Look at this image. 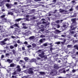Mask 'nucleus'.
<instances>
[{
	"label": "nucleus",
	"instance_id": "40",
	"mask_svg": "<svg viewBox=\"0 0 78 78\" xmlns=\"http://www.w3.org/2000/svg\"><path fill=\"white\" fill-rule=\"evenodd\" d=\"M40 42H41V43H42V39H41L40 40Z\"/></svg>",
	"mask_w": 78,
	"mask_h": 78
},
{
	"label": "nucleus",
	"instance_id": "1",
	"mask_svg": "<svg viewBox=\"0 0 78 78\" xmlns=\"http://www.w3.org/2000/svg\"><path fill=\"white\" fill-rule=\"evenodd\" d=\"M71 20L73 22V23L72 24V26H70V28L72 30H74L75 29V27H73V26L76 25V23L75 22V19H71Z\"/></svg>",
	"mask_w": 78,
	"mask_h": 78
},
{
	"label": "nucleus",
	"instance_id": "27",
	"mask_svg": "<svg viewBox=\"0 0 78 78\" xmlns=\"http://www.w3.org/2000/svg\"><path fill=\"white\" fill-rule=\"evenodd\" d=\"M11 78H17V77H16V76H12Z\"/></svg>",
	"mask_w": 78,
	"mask_h": 78
},
{
	"label": "nucleus",
	"instance_id": "8",
	"mask_svg": "<svg viewBox=\"0 0 78 78\" xmlns=\"http://www.w3.org/2000/svg\"><path fill=\"white\" fill-rule=\"evenodd\" d=\"M6 6L8 8H11V5H10L8 4H7L6 5Z\"/></svg>",
	"mask_w": 78,
	"mask_h": 78
},
{
	"label": "nucleus",
	"instance_id": "20",
	"mask_svg": "<svg viewBox=\"0 0 78 78\" xmlns=\"http://www.w3.org/2000/svg\"><path fill=\"white\" fill-rule=\"evenodd\" d=\"M40 74H42V75H44V74H45V73L44 72H39Z\"/></svg>",
	"mask_w": 78,
	"mask_h": 78
},
{
	"label": "nucleus",
	"instance_id": "23",
	"mask_svg": "<svg viewBox=\"0 0 78 78\" xmlns=\"http://www.w3.org/2000/svg\"><path fill=\"white\" fill-rule=\"evenodd\" d=\"M27 17L26 18V20H27V21H29V20H28V17H29V16H26Z\"/></svg>",
	"mask_w": 78,
	"mask_h": 78
},
{
	"label": "nucleus",
	"instance_id": "29",
	"mask_svg": "<svg viewBox=\"0 0 78 78\" xmlns=\"http://www.w3.org/2000/svg\"><path fill=\"white\" fill-rule=\"evenodd\" d=\"M45 37V36L43 35L40 36V37Z\"/></svg>",
	"mask_w": 78,
	"mask_h": 78
},
{
	"label": "nucleus",
	"instance_id": "52",
	"mask_svg": "<svg viewBox=\"0 0 78 78\" xmlns=\"http://www.w3.org/2000/svg\"><path fill=\"white\" fill-rule=\"evenodd\" d=\"M44 46H47V44H44Z\"/></svg>",
	"mask_w": 78,
	"mask_h": 78
},
{
	"label": "nucleus",
	"instance_id": "3",
	"mask_svg": "<svg viewBox=\"0 0 78 78\" xmlns=\"http://www.w3.org/2000/svg\"><path fill=\"white\" fill-rule=\"evenodd\" d=\"M14 9L11 10V11H10V12H9L8 13V14H10V15H11L12 16L13 15V12L14 11Z\"/></svg>",
	"mask_w": 78,
	"mask_h": 78
},
{
	"label": "nucleus",
	"instance_id": "61",
	"mask_svg": "<svg viewBox=\"0 0 78 78\" xmlns=\"http://www.w3.org/2000/svg\"><path fill=\"white\" fill-rule=\"evenodd\" d=\"M23 68H25V66H24L23 67Z\"/></svg>",
	"mask_w": 78,
	"mask_h": 78
},
{
	"label": "nucleus",
	"instance_id": "50",
	"mask_svg": "<svg viewBox=\"0 0 78 78\" xmlns=\"http://www.w3.org/2000/svg\"><path fill=\"white\" fill-rule=\"evenodd\" d=\"M76 15H74L73 16H72L73 17H76Z\"/></svg>",
	"mask_w": 78,
	"mask_h": 78
},
{
	"label": "nucleus",
	"instance_id": "47",
	"mask_svg": "<svg viewBox=\"0 0 78 78\" xmlns=\"http://www.w3.org/2000/svg\"><path fill=\"white\" fill-rule=\"evenodd\" d=\"M41 31H44V29H43L41 30Z\"/></svg>",
	"mask_w": 78,
	"mask_h": 78
},
{
	"label": "nucleus",
	"instance_id": "55",
	"mask_svg": "<svg viewBox=\"0 0 78 78\" xmlns=\"http://www.w3.org/2000/svg\"><path fill=\"white\" fill-rule=\"evenodd\" d=\"M64 41V43H65L66 41V39H64V40H63Z\"/></svg>",
	"mask_w": 78,
	"mask_h": 78
},
{
	"label": "nucleus",
	"instance_id": "30",
	"mask_svg": "<svg viewBox=\"0 0 78 78\" xmlns=\"http://www.w3.org/2000/svg\"><path fill=\"white\" fill-rule=\"evenodd\" d=\"M8 38H5V39H4V41L5 42H6L7 41H8Z\"/></svg>",
	"mask_w": 78,
	"mask_h": 78
},
{
	"label": "nucleus",
	"instance_id": "56",
	"mask_svg": "<svg viewBox=\"0 0 78 78\" xmlns=\"http://www.w3.org/2000/svg\"><path fill=\"white\" fill-rule=\"evenodd\" d=\"M16 4H17V2H15L14 3V5H16Z\"/></svg>",
	"mask_w": 78,
	"mask_h": 78
},
{
	"label": "nucleus",
	"instance_id": "34",
	"mask_svg": "<svg viewBox=\"0 0 78 78\" xmlns=\"http://www.w3.org/2000/svg\"><path fill=\"white\" fill-rule=\"evenodd\" d=\"M24 44H25L26 45H27V44H28V43H27V41H25V42H24Z\"/></svg>",
	"mask_w": 78,
	"mask_h": 78
},
{
	"label": "nucleus",
	"instance_id": "53",
	"mask_svg": "<svg viewBox=\"0 0 78 78\" xmlns=\"http://www.w3.org/2000/svg\"><path fill=\"white\" fill-rule=\"evenodd\" d=\"M38 51H39V52H40V53H41V52H42V50H38Z\"/></svg>",
	"mask_w": 78,
	"mask_h": 78
},
{
	"label": "nucleus",
	"instance_id": "4",
	"mask_svg": "<svg viewBox=\"0 0 78 78\" xmlns=\"http://www.w3.org/2000/svg\"><path fill=\"white\" fill-rule=\"evenodd\" d=\"M33 70V69L31 68H30V70L28 71V73H29V74H31L33 73V71L31 70Z\"/></svg>",
	"mask_w": 78,
	"mask_h": 78
},
{
	"label": "nucleus",
	"instance_id": "42",
	"mask_svg": "<svg viewBox=\"0 0 78 78\" xmlns=\"http://www.w3.org/2000/svg\"><path fill=\"white\" fill-rule=\"evenodd\" d=\"M22 49L23 50H24V51L25 50V48L24 47H23L22 48Z\"/></svg>",
	"mask_w": 78,
	"mask_h": 78
},
{
	"label": "nucleus",
	"instance_id": "18",
	"mask_svg": "<svg viewBox=\"0 0 78 78\" xmlns=\"http://www.w3.org/2000/svg\"><path fill=\"white\" fill-rule=\"evenodd\" d=\"M24 59L25 61H28V58L27 57H25L24 58Z\"/></svg>",
	"mask_w": 78,
	"mask_h": 78
},
{
	"label": "nucleus",
	"instance_id": "6",
	"mask_svg": "<svg viewBox=\"0 0 78 78\" xmlns=\"http://www.w3.org/2000/svg\"><path fill=\"white\" fill-rule=\"evenodd\" d=\"M7 61L9 63H11V62H12V60H11L10 59H7Z\"/></svg>",
	"mask_w": 78,
	"mask_h": 78
},
{
	"label": "nucleus",
	"instance_id": "13",
	"mask_svg": "<svg viewBox=\"0 0 78 78\" xmlns=\"http://www.w3.org/2000/svg\"><path fill=\"white\" fill-rule=\"evenodd\" d=\"M22 20V19L19 18L16 20L15 21H16V22H19V21H20V20Z\"/></svg>",
	"mask_w": 78,
	"mask_h": 78
},
{
	"label": "nucleus",
	"instance_id": "44",
	"mask_svg": "<svg viewBox=\"0 0 78 78\" xmlns=\"http://www.w3.org/2000/svg\"><path fill=\"white\" fill-rule=\"evenodd\" d=\"M4 58V55H2L1 56V58L2 59Z\"/></svg>",
	"mask_w": 78,
	"mask_h": 78
},
{
	"label": "nucleus",
	"instance_id": "22",
	"mask_svg": "<svg viewBox=\"0 0 78 78\" xmlns=\"http://www.w3.org/2000/svg\"><path fill=\"white\" fill-rule=\"evenodd\" d=\"M74 48H76L77 50H78V46H77V45H75L74 46Z\"/></svg>",
	"mask_w": 78,
	"mask_h": 78
},
{
	"label": "nucleus",
	"instance_id": "62",
	"mask_svg": "<svg viewBox=\"0 0 78 78\" xmlns=\"http://www.w3.org/2000/svg\"><path fill=\"white\" fill-rule=\"evenodd\" d=\"M60 40H62H62H64V39H62V38H60Z\"/></svg>",
	"mask_w": 78,
	"mask_h": 78
},
{
	"label": "nucleus",
	"instance_id": "17",
	"mask_svg": "<svg viewBox=\"0 0 78 78\" xmlns=\"http://www.w3.org/2000/svg\"><path fill=\"white\" fill-rule=\"evenodd\" d=\"M14 47L13 46L10 45V49H13Z\"/></svg>",
	"mask_w": 78,
	"mask_h": 78
},
{
	"label": "nucleus",
	"instance_id": "31",
	"mask_svg": "<svg viewBox=\"0 0 78 78\" xmlns=\"http://www.w3.org/2000/svg\"><path fill=\"white\" fill-rule=\"evenodd\" d=\"M16 72L15 71L14 72L12 73V75H16Z\"/></svg>",
	"mask_w": 78,
	"mask_h": 78
},
{
	"label": "nucleus",
	"instance_id": "25",
	"mask_svg": "<svg viewBox=\"0 0 78 78\" xmlns=\"http://www.w3.org/2000/svg\"><path fill=\"white\" fill-rule=\"evenodd\" d=\"M31 45H29L27 46V48H31Z\"/></svg>",
	"mask_w": 78,
	"mask_h": 78
},
{
	"label": "nucleus",
	"instance_id": "12",
	"mask_svg": "<svg viewBox=\"0 0 78 78\" xmlns=\"http://www.w3.org/2000/svg\"><path fill=\"white\" fill-rule=\"evenodd\" d=\"M34 39V36L30 37H29V39L32 40Z\"/></svg>",
	"mask_w": 78,
	"mask_h": 78
},
{
	"label": "nucleus",
	"instance_id": "28",
	"mask_svg": "<svg viewBox=\"0 0 78 78\" xmlns=\"http://www.w3.org/2000/svg\"><path fill=\"white\" fill-rule=\"evenodd\" d=\"M14 46L15 47H17V44L16 43L15 44H14Z\"/></svg>",
	"mask_w": 78,
	"mask_h": 78
},
{
	"label": "nucleus",
	"instance_id": "45",
	"mask_svg": "<svg viewBox=\"0 0 78 78\" xmlns=\"http://www.w3.org/2000/svg\"><path fill=\"white\" fill-rule=\"evenodd\" d=\"M11 37L12 38H16V37H14V36H12Z\"/></svg>",
	"mask_w": 78,
	"mask_h": 78
},
{
	"label": "nucleus",
	"instance_id": "51",
	"mask_svg": "<svg viewBox=\"0 0 78 78\" xmlns=\"http://www.w3.org/2000/svg\"><path fill=\"white\" fill-rule=\"evenodd\" d=\"M3 6H3H4V5H3V4H1V5H0V6Z\"/></svg>",
	"mask_w": 78,
	"mask_h": 78
},
{
	"label": "nucleus",
	"instance_id": "2",
	"mask_svg": "<svg viewBox=\"0 0 78 78\" xmlns=\"http://www.w3.org/2000/svg\"><path fill=\"white\" fill-rule=\"evenodd\" d=\"M39 56H40V57H41V58H44L45 57V55H44V52H42V53L39 54Z\"/></svg>",
	"mask_w": 78,
	"mask_h": 78
},
{
	"label": "nucleus",
	"instance_id": "48",
	"mask_svg": "<svg viewBox=\"0 0 78 78\" xmlns=\"http://www.w3.org/2000/svg\"><path fill=\"white\" fill-rule=\"evenodd\" d=\"M17 43H18V44H20V40H19L17 42Z\"/></svg>",
	"mask_w": 78,
	"mask_h": 78
},
{
	"label": "nucleus",
	"instance_id": "41",
	"mask_svg": "<svg viewBox=\"0 0 78 78\" xmlns=\"http://www.w3.org/2000/svg\"><path fill=\"white\" fill-rule=\"evenodd\" d=\"M14 29L15 30V31H17L18 30V29L17 28Z\"/></svg>",
	"mask_w": 78,
	"mask_h": 78
},
{
	"label": "nucleus",
	"instance_id": "35",
	"mask_svg": "<svg viewBox=\"0 0 78 78\" xmlns=\"http://www.w3.org/2000/svg\"><path fill=\"white\" fill-rule=\"evenodd\" d=\"M56 31L58 33H60V32H61L60 31H59V30H56Z\"/></svg>",
	"mask_w": 78,
	"mask_h": 78
},
{
	"label": "nucleus",
	"instance_id": "14",
	"mask_svg": "<svg viewBox=\"0 0 78 78\" xmlns=\"http://www.w3.org/2000/svg\"><path fill=\"white\" fill-rule=\"evenodd\" d=\"M61 42L60 41H58L55 43V44H57V45H58V44H60Z\"/></svg>",
	"mask_w": 78,
	"mask_h": 78
},
{
	"label": "nucleus",
	"instance_id": "16",
	"mask_svg": "<svg viewBox=\"0 0 78 78\" xmlns=\"http://www.w3.org/2000/svg\"><path fill=\"white\" fill-rule=\"evenodd\" d=\"M24 62L23 60H20L19 62V63L20 64H22V63Z\"/></svg>",
	"mask_w": 78,
	"mask_h": 78
},
{
	"label": "nucleus",
	"instance_id": "43",
	"mask_svg": "<svg viewBox=\"0 0 78 78\" xmlns=\"http://www.w3.org/2000/svg\"><path fill=\"white\" fill-rule=\"evenodd\" d=\"M5 55H6V56H9V53H7V54H6Z\"/></svg>",
	"mask_w": 78,
	"mask_h": 78
},
{
	"label": "nucleus",
	"instance_id": "54",
	"mask_svg": "<svg viewBox=\"0 0 78 78\" xmlns=\"http://www.w3.org/2000/svg\"><path fill=\"white\" fill-rule=\"evenodd\" d=\"M53 2H56V0H54L53 1Z\"/></svg>",
	"mask_w": 78,
	"mask_h": 78
},
{
	"label": "nucleus",
	"instance_id": "21",
	"mask_svg": "<svg viewBox=\"0 0 78 78\" xmlns=\"http://www.w3.org/2000/svg\"><path fill=\"white\" fill-rule=\"evenodd\" d=\"M14 27V25L10 26L11 28H13Z\"/></svg>",
	"mask_w": 78,
	"mask_h": 78
},
{
	"label": "nucleus",
	"instance_id": "26",
	"mask_svg": "<svg viewBox=\"0 0 78 78\" xmlns=\"http://www.w3.org/2000/svg\"><path fill=\"white\" fill-rule=\"evenodd\" d=\"M5 17V15H3L1 16V18H3V17Z\"/></svg>",
	"mask_w": 78,
	"mask_h": 78
},
{
	"label": "nucleus",
	"instance_id": "58",
	"mask_svg": "<svg viewBox=\"0 0 78 78\" xmlns=\"http://www.w3.org/2000/svg\"><path fill=\"white\" fill-rule=\"evenodd\" d=\"M66 72H68V71H69V69H67L66 70Z\"/></svg>",
	"mask_w": 78,
	"mask_h": 78
},
{
	"label": "nucleus",
	"instance_id": "15",
	"mask_svg": "<svg viewBox=\"0 0 78 78\" xmlns=\"http://www.w3.org/2000/svg\"><path fill=\"white\" fill-rule=\"evenodd\" d=\"M59 11L60 12H64V10L62 9H60L59 10Z\"/></svg>",
	"mask_w": 78,
	"mask_h": 78
},
{
	"label": "nucleus",
	"instance_id": "37",
	"mask_svg": "<svg viewBox=\"0 0 78 78\" xmlns=\"http://www.w3.org/2000/svg\"><path fill=\"white\" fill-rule=\"evenodd\" d=\"M72 72L73 73H75V72H76V71L75 70L73 69L72 71Z\"/></svg>",
	"mask_w": 78,
	"mask_h": 78
},
{
	"label": "nucleus",
	"instance_id": "64",
	"mask_svg": "<svg viewBox=\"0 0 78 78\" xmlns=\"http://www.w3.org/2000/svg\"><path fill=\"white\" fill-rule=\"evenodd\" d=\"M5 53L6 52V50H5L4 51H3Z\"/></svg>",
	"mask_w": 78,
	"mask_h": 78
},
{
	"label": "nucleus",
	"instance_id": "46",
	"mask_svg": "<svg viewBox=\"0 0 78 78\" xmlns=\"http://www.w3.org/2000/svg\"><path fill=\"white\" fill-rule=\"evenodd\" d=\"M12 51L13 53H14V54L15 53V50H13Z\"/></svg>",
	"mask_w": 78,
	"mask_h": 78
},
{
	"label": "nucleus",
	"instance_id": "49",
	"mask_svg": "<svg viewBox=\"0 0 78 78\" xmlns=\"http://www.w3.org/2000/svg\"><path fill=\"white\" fill-rule=\"evenodd\" d=\"M60 42L61 43V44H64V43H65L64 41H62V42Z\"/></svg>",
	"mask_w": 78,
	"mask_h": 78
},
{
	"label": "nucleus",
	"instance_id": "39",
	"mask_svg": "<svg viewBox=\"0 0 78 78\" xmlns=\"http://www.w3.org/2000/svg\"><path fill=\"white\" fill-rule=\"evenodd\" d=\"M72 46L71 45H68L67 46V47H70Z\"/></svg>",
	"mask_w": 78,
	"mask_h": 78
},
{
	"label": "nucleus",
	"instance_id": "59",
	"mask_svg": "<svg viewBox=\"0 0 78 78\" xmlns=\"http://www.w3.org/2000/svg\"><path fill=\"white\" fill-rule=\"evenodd\" d=\"M50 50L51 51L52 50H53V48H50Z\"/></svg>",
	"mask_w": 78,
	"mask_h": 78
},
{
	"label": "nucleus",
	"instance_id": "9",
	"mask_svg": "<svg viewBox=\"0 0 78 78\" xmlns=\"http://www.w3.org/2000/svg\"><path fill=\"white\" fill-rule=\"evenodd\" d=\"M1 45H5L6 44V43H5V41H2L1 42Z\"/></svg>",
	"mask_w": 78,
	"mask_h": 78
},
{
	"label": "nucleus",
	"instance_id": "36",
	"mask_svg": "<svg viewBox=\"0 0 78 78\" xmlns=\"http://www.w3.org/2000/svg\"><path fill=\"white\" fill-rule=\"evenodd\" d=\"M35 2H40L41 0H34Z\"/></svg>",
	"mask_w": 78,
	"mask_h": 78
},
{
	"label": "nucleus",
	"instance_id": "38",
	"mask_svg": "<svg viewBox=\"0 0 78 78\" xmlns=\"http://www.w3.org/2000/svg\"><path fill=\"white\" fill-rule=\"evenodd\" d=\"M61 36H62V37H66V35H62Z\"/></svg>",
	"mask_w": 78,
	"mask_h": 78
},
{
	"label": "nucleus",
	"instance_id": "24",
	"mask_svg": "<svg viewBox=\"0 0 78 78\" xmlns=\"http://www.w3.org/2000/svg\"><path fill=\"white\" fill-rule=\"evenodd\" d=\"M70 32L71 34H74V32L72 30H70Z\"/></svg>",
	"mask_w": 78,
	"mask_h": 78
},
{
	"label": "nucleus",
	"instance_id": "11",
	"mask_svg": "<svg viewBox=\"0 0 78 78\" xmlns=\"http://www.w3.org/2000/svg\"><path fill=\"white\" fill-rule=\"evenodd\" d=\"M22 25H23V26H24L23 27V28H24V29H26V28H27V27L25 26V23H23Z\"/></svg>",
	"mask_w": 78,
	"mask_h": 78
},
{
	"label": "nucleus",
	"instance_id": "60",
	"mask_svg": "<svg viewBox=\"0 0 78 78\" xmlns=\"http://www.w3.org/2000/svg\"><path fill=\"white\" fill-rule=\"evenodd\" d=\"M37 59H41V58H39V57H38L37 58Z\"/></svg>",
	"mask_w": 78,
	"mask_h": 78
},
{
	"label": "nucleus",
	"instance_id": "32",
	"mask_svg": "<svg viewBox=\"0 0 78 78\" xmlns=\"http://www.w3.org/2000/svg\"><path fill=\"white\" fill-rule=\"evenodd\" d=\"M58 28H59L60 27V26L59 25H57L56 26Z\"/></svg>",
	"mask_w": 78,
	"mask_h": 78
},
{
	"label": "nucleus",
	"instance_id": "5",
	"mask_svg": "<svg viewBox=\"0 0 78 78\" xmlns=\"http://www.w3.org/2000/svg\"><path fill=\"white\" fill-rule=\"evenodd\" d=\"M16 68L18 69L16 70L17 71H18V72H20V71H21V69L20 68V66L19 65H18Z\"/></svg>",
	"mask_w": 78,
	"mask_h": 78
},
{
	"label": "nucleus",
	"instance_id": "19",
	"mask_svg": "<svg viewBox=\"0 0 78 78\" xmlns=\"http://www.w3.org/2000/svg\"><path fill=\"white\" fill-rule=\"evenodd\" d=\"M32 45L34 47H36V44H32Z\"/></svg>",
	"mask_w": 78,
	"mask_h": 78
},
{
	"label": "nucleus",
	"instance_id": "10",
	"mask_svg": "<svg viewBox=\"0 0 78 78\" xmlns=\"http://www.w3.org/2000/svg\"><path fill=\"white\" fill-rule=\"evenodd\" d=\"M16 66V65L14 63H12L10 65V67H14Z\"/></svg>",
	"mask_w": 78,
	"mask_h": 78
},
{
	"label": "nucleus",
	"instance_id": "33",
	"mask_svg": "<svg viewBox=\"0 0 78 78\" xmlns=\"http://www.w3.org/2000/svg\"><path fill=\"white\" fill-rule=\"evenodd\" d=\"M59 22H60L59 20H58L56 21L55 22L56 23H59Z\"/></svg>",
	"mask_w": 78,
	"mask_h": 78
},
{
	"label": "nucleus",
	"instance_id": "57",
	"mask_svg": "<svg viewBox=\"0 0 78 78\" xmlns=\"http://www.w3.org/2000/svg\"><path fill=\"white\" fill-rule=\"evenodd\" d=\"M72 10H73L72 9H69L70 11H72Z\"/></svg>",
	"mask_w": 78,
	"mask_h": 78
},
{
	"label": "nucleus",
	"instance_id": "63",
	"mask_svg": "<svg viewBox=\"0 0 78 78\" xmlns=\"http://www.w3.org/2000/svg\"><path fill=\"white\" fill-rule=\"evenodd\" d=\"M42 20H45V19H41Z\"/></svg>",
	"mask_w": 78,
	"mask_h": 78
},
{
	"label": "nucleus",
	"instance_id": "7",
	"mask_svg": "<svg viewBox=\"0 0 78 78\" xmlns=\"http://www.w3.org/2000/svg\"><path fill=\"white\" fill-rule=\"evenodd\" d=\"M14 27H17L18 28H20V27H19V26L18 25V24L15 23L14 24Z\"/></svg>",
	"mask_w": 78,
	"mask_h": 78
}]
</instances>
